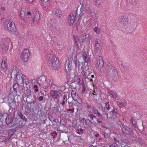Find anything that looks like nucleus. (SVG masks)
<instances>
[{
	"instance_id": "nucleus-1",
	"label": "nucleus",
	"mask_w": 147,
	"mask_h": 147,
	"mask_svg": "<svg viewBox=\"0 0 147 147\" xmlns=\"http://www.w3.org/2000/svg\"><path fill=\"white\" fill-rule=\"evenodd\" d=\"M0 114L2 116L0 117V127L3 124L2 120L5 118V123L11 127H18V119L17 118H15L12 116L11 114L10 113H3L2 111H0Z\"/></svg>"
},
{
	"instance_id": "nucleus-2",
	"label": "nucleus",
	"mask_w": 147,
	"mask_h": 147,
	"mask_svg": "<svg viewBox=\"0 0 147 147\" xmlns=\"http://www.w3.org/2000/svg\"><path fill=\"white\" fill-rule=\"evenodd\" d=\"M105 75L107 80L111 83L117 82L118 76L117 71L116 69L113 70H106Z\"/></svg>"
},
{
	"instance_id": "nucleus-3",
	"label": "nucleus",
	"mask_w": 147,
	"mask_h": 147,
	"mask_svg": "<svg viewBox=\"0 0 147 147\" xmlns=\"http://www.w3.org/2000/svg\"><path fill=\"white\" fill-rule=\"evenodd\" d=\"M47 62L48 66L51 69L56 70L60 67V63H59V60L53 55L49 57Z\"/></svg>"
},
{
	"instance_id": "nucleus-4",
	"label": "nucleus",
	"mask_w": 147,
	"mask_h": 147,
	"mask_svg": "<svg viewBox=\"0 0 147 147\" xmlns=\"http://www.w3.org/2000/svg\"><path fill=\"white\" fill-rule=\"evenodd\" d=\"M12 87L13 90L12 91V88H11L10 92L13 95L16 94L20 96V95L22 94V92H23L25 91V89L22 87V86L19 85V84L17 83H14Z\"/></svg>"
},
{
	"instance_id": "nucleus-5",
	"label": "nucleus",
	"mask_w": 147,
	"mask_h": 147,
	"mask_svg": "<svg viewBox=\"0 0 147 147\" xmlns=\"http://www.w3.org/2000/svg\"><path fill=\"white\" fill-rule=\"evenodd\" d=\"M5 24L7 25V29L9 31L12 32L13 33L16 35H18V32L16 28L15 24L11 19L9 20L6 21Z\"/></svg>"
},
{
	"instance_id": "nucleus-6",
	"label": "nucleus",
	"mask_w": 147,
	"mask_h": 147,
	"mask_svg": "<svg viewBox=\"0 0 147 147\" xmlns=\"http://www.w3.org/2000/svg\"><path fill=\"white\" fill-rule=\"evenodd\" d=\"M19 116L21 119L20 121H21L20 122L18 120V127H20L21 126L25 125L26 123L28 122L29 120L31 119L29 117H28L27 115L25 114L23 115L22 113L19 114Z\"/></svg>"
},
{
	"instance_id": "nucleus-7",
	"label": "nucleus",
	"mask_w": 147,
	"mask_h": 147,
	"mask_svg": "<svg viewBox=\"0 0 147 147\" xmlns=\"http://www.w3.org/2000/svg\"><path fill=\"white\" fill-rule=\"evenodd\" d=\"M29 55L30 53L28 50L26 49L23 50L22 55H20L21 60L25 62L27 61L28 59Z\"/></svg>"
},
{
	"instance_id": "nucleus-8",
	"label": "nucleus",
	"mask_w": 147,
	"mask_h": 147,
	"mask_svg": "<svg viewBox=\"0 0 147 147\" xmlns=\"http://www.w3.org/2000/svg\"><path fill=\"white\" fill-rule=\"evenodd\" d=\"M82 57L83 58L84 62L87 63L86 66L89 67L91 63L90 62V57L88 55V53L86 51L83 52L82 54Z\"/></svg>"
},
{
	"instance_id": "nucleus-9",
	"label": "nucleus",
	"mask_w": 147,
	"mask_h": 147,
	"mask_svg": "<svg viewBox=\"0 0 147 147\" xmlns=\"http://www.w3.org/2000/svg\"><path fill=\"white\" fill-rule=\"evenodd\" d=\"M9 42L7 40H3L1 43L0 47L2 52L3 53L8 51L9 47Z\"/></svg>"
},
{
	"instance_id": "nucleus-10",
	"label": "nucleus",
	"mask_w": 147,
	"mask_h": 147,
	"mask_svg": "<svg viewBox=\"0 0 147 147\" xmlns=\"http://www.w3.org/2000/svg\"><path fill=\"white\" fill-rule=\"evenodd\" d=\"M27 103H26V105L25 106V110L28 113H31L32 110L33 111V108H32V105H34L35 103V102L34 100H33L32 102H28L26 100Z\"/></svg>"
},
{
	"instance_id": "nucleus-11",
	"label": "nucleus",
	"mask_w": 147,
	"mask_h": 147,
	"mask_svg": "<svg viewBox=\"0 0 147 147\" xmlns=\"http://www.w3.org/2000/svg\"><path fill=\"white\" fill-rule=\"evenodd\" d=\"M17 75L16 76V78L18 80V82H20V83L23 84V82H25L26 84L27 85V83L26 81H25V80L26 79V78L25 76L23 75L22 74L19 72L18 71L16 73Z\"/></svg>"
},
{
	"instance_id": "nucleus-12",
	"label": "nucleus",
	"mask_w": 147,
	"mask_h": 147,
	"mask_svg": "<svg viewBox=\"0 0 147 147\" xmlns=\"http://www.w3.org/2000/svg\"><path fill=\"white\" fill-rule=\"evenodd\" d=\"M50 94L53 98L58 100H59L60 96L61 95V94L60 92L55 90H51Z\"/></svg>"
},
{
	"instance_id": "nucleus-13",
	"label": "nucleus",
	"mask_w": 147,
	"mask_h": 147,
	"mask_svg": "<svg viewBox=\"0 0 147 147\" xmlns=\"http://www.w3.org/2000/svg\"><path fill=\"white\" fill-rule=\"evenodd\" d=\"M97 59L96 66L98 69L101 70V69H103V67L104 62L103 59L100 56H98Z\"/></svg>"
},
{
	"instance_id": "nucleus-14",
	"label": "nucleus",
	"mask_w": 147,
	"mask_h": 147,
	"mask_svg": "<svg viewBox=\"0 0 147 147\" xmlns=\"http://www.w3.org/2000/svg\"><path fill=\"white\" fill-rule=\"evenodd\" d=\"M46 79V77L45 75H42L38 78L37 81V83L41 87L43 88Z\"/></svg>"
},
{
	"instance_id": "nucleus-15",
	"label": "nucleus",
	"mask_w": 147,
	"mask_h": 147,
	"mask_svg": "<svg viewBox=\"0 0 147 147\" xmlns=\"http://www.w3.org/2000/svg\"><path fill=\"white\" fill-rule=\"evenodd\" d=\"M16 103L17 102L16 101H15L14 99H11V101L9 102V103L8 105L10 108L9 111L11 109H12V110H13V109H17L18 106Z\"/></svg>"
},
{
	"instance_id": "nucleus-16",
	"label": "nucleus",
	"mask_w": 147,
	"mask_h": 147,
	"mask_svg": "<svg viewBox=\"0 0 147 147\" xmlns=\"http://www.w3.org/2000/svg\"><path fill=\"white\" fill-rule=\"evenodd\" d=\"M76 20L74 17V14L72 13H71L68 18V23L69 26H72L75 20Z\"/></svg>"
},
{
	"instance_id": "nucleus-17",
	"label": "nucleus",
	"mask_w": 147,
	"mask_h": 147,
	"mask_svg": "<svg viewBox=\"0 0 147 147\" xmlns=\"http://www.w3.org/2000/svg\"><path fill=\"white\" fill-rule=\"evenodd\" d=\"M53 13L54 14V16L56 18L57 17L60 18L62 14V12L58 8L54 9Z\"/></svg>"
},
{
	"instance_id": "nucleus-18",
	"label": "nucleus",
	"mask_w": 147,
	"mask_h": 147,
	"mask_svg": "<svg viewBox=\"0 0 147 147\" xmlns=\"http://www.w3.org/2000/svg\"><path fill=\"white\" fill-rule=\"evenodd\" d=\"M31 15V13L30 11L28 12L26 11V12H25L24 11L21 10L20 13V17L21 18L24 17V19L25 18L26 19L27 16H30Z\"/></svg>"
},
{
	"instance_id": "nucleus-19",
	"label": "nucleus",
	"mask_w": 147,
	"mask_h": 147,
	"mask_svg": "<svg viewBox=\"0 0 147 147\" xmlns=\"http://www.w3.org/2000/svg\"><path fill=\"white\" fill-rule=\"evenodd\" d=\"M34 16L32 22L33 24H36L37 21H38L40 19V16L39 13H38L34 14Z\"/></svg>"
},
{
	"instance_id": "nucleus-20",
	"label": "nucleus",
	"mask_w": 147,
	"mask_h": 147,
	"mask_svg": "<svg viewBox=\"0 0 147 147\" xmlns=\"http://www.w3.org/2000/svg\"><path fill=\"white\" fill-rule=\"evenodd\" d=\"M51 82V80L50 79H47L46 78V81L45 82V84H44V86L43 87V88L44 89L47 88L48 86L51 85H52V84L53 83V81Z\"/></svg>"
},
{
	"instance_id": "nucleus-21",
	"label": "nucleus",
	"mask_w": 147,
	"mask_h": 147,
	"mask_svg": "<svg viewBox=\"0 0 147 147\" xmlns=\"http://www.w3.org/2000/svg\"><path fill=\"white\" fill-rule=\"evenodd\" d=\"M130 121L131 123V126L132 127L134 128L138 127L137 120L135 119L134 117H132L130 119Z\"/></svg>"
},
{
	"instance_id": "nucleus-22",
	"label": "nucleus",
	"mask_w": 147,
	"mask_h": 147,
	"mask_svg": "<svg viewBox=\"0 0 147 147\" xmlns=\"http://www.w3.org/2000/svg\"><path fill=\"white\" fill-rule=\"evenodd\" d=\"M16 127L15 128H12L9 129L7 130V133L8 134V135L9 137V138L12 136L16 130Z\"/></svg>"
},
{
	"instance_id": "nucleus-23",
	"label": "nucleus",
	"mask_w": 147,
	"mask_h": 147,
	"mask_svg": "<svg viewBox=\"0 0 147 147\" xmlns=\"http://www.w3.org/2000/svg\"><path fill=\"white\" fill-rule=\"evenodd\" d=\"M119 21L123 24H127L128 21V18L125 16H122L119 20Z\"/></svg>"
},
{
	"instance_id": "nucleus-24",
	"label": "nucleus",
	"mask_w": 147,
	"mask_h": 147,
	"mask_svg": "<svg viewBox=\"0 0 147 147\" xmlns=\"http://www.w3.org/2000/svg\"><path fill=\"white\" fill-rule=\"evenodd\" d=\"M72 60L73 59H71V58H70L69 59H68L67 65V68H68V70H69V69H72L71 68L74 65L73 64L74 60L73 61Z\"/></svg>"
},
{
	"instance_id": "nucleus-25",
	"label": "nucleus",
	"mask_w": 147,
	"mask_h": 147,
	"mask_svg": "<svg viewBox=\"0 0 147 147\" xmlns=\"http://www.w3.org/2000/svg\"><path fill=\"white\" fill-rule=\"evenodd\" d=\"M125 127L124 129H123L122 131L123 132L129 135V134H131V132H132V129H130L127 126Z\"/></svg>"
},
{
	"instance_id": "nucleus-26",
	"label": "nucleus",
	"mask_w": 147,
	"mask_h": 147,
	"mask_svg": "<svg viewBox=\"0 0 147 147\" xmlns=\"http://www.w3.org/2000/svg\"><path fill=\"white\" fill-rule=\"evenodd\" d=\"M2 62L1 65L2 68L3 70L5 71L7 70V63L6 62V61H4L3 59L2 60Z\"/></svg>"
},
{
	"instance_id": "nucleus-27",
	"label": "nucleus",
	"mask_w": 147,
	"mask_h": 147,
	"mask_svg": "<svg viewBox=\"0 0 147 147\" xmlns=\"http://www.w3.org/2000/svg\"><path fill=\"white\" fill-rule=\"evenodd\" d=\"M80 62L78 61L77 58H75L74 60V61L73 62V64H74L75 65V68L77 69L78 68L79 69L80 67Z\"/></svg>"
},
{
	"instance_id": "nucleus-28",
	"label": "nucleus",
	"mask_w": 147,
	"mask_h": 147,
	"mask_svg": "<svg viewBox=\"0 0 147 147\" xmlns=\"http://www.w3.org/2000/svg\"><path fill=\"white\" fill-rule=\"evenodd\" d=\"M27 89L26 90V93H25V97H27V98L30 97L31 96V92L30 89L28 88V87H27Z\"/></svg>"
},
{
	"instance_id": "nucleus-29",
	"label": "nucleus",
	"mask_w": 147,
	"mask_h": 147,
	"mask_svg": "<svg viewBox=\"0 0 147 147\" xmlns=\"http://www.w3.org/2000/svg\"><path fill=\"white\" fill-rule=\"evenodd\" d=\"M51 0H41L42 1L44 2L43 5L44 7H46L49 6L51 3Z\"/></svg>"
},
{
	"instance_id": "nucleus-30",
	"label": "nucleus",
	"mask_w": 147,
	"mask_h": 147,
	"mask_svg": "<svg viewBox=\"0 0 147 147\" xmlns=\"http://www.w3.org/2000/svg\"><path fill=\"white\" fill-rule=\"evenodd\" d=\"M129 135H130L129 137L131 140H136L137 138L136 134L133 132V130H132V132H131V134H129Z\"/></svg>"
},
{
	"instance_id": "nucleus-31",
	"label": "nucleus",
	"mask_w": 147,
	"mask_h": 147,
	"mask_svg": "<svg viewBox=\"0 0 147 147\" xmlns=\"http://www.w3.org/2000/svg\"><path fill=\"white\" fill-rule=\"evenodd\" d=\"M2 103L5 102V103L7 104L8 105L9 103V102L10 101H11V98H9L8 97L6 98H2Z\"/></svg>"
},
{
	"instance_id": "nucleus-32",
	"label": "nucleus",
	"mask_w": 147,
	"mask_h": 147,
	"mask_svg": "<svg viewBox=\"0 0 147 147\" xmlns=\"http://www.w3.org/2000/svg\"><path fill=\"white\" fill-rule=\"evenodd\" d=\"M110 114L112 115H115L117 117V115H118V113L117 112V110L116 108H114L113 110L111 111L110 113Z\"/></svg>"
},
{
	"instance_id": "nucleus-33",
	"label": "nucleus",
	"mask_w": 147,
	"mask_h": 147,
	"mask_svg": "<svg viewBox=\"0 0 147 147\" xmlns=\"http://www.w3.org/2000/svg\"><path fill=\"white\" fill-rule=\"evenodd\" d=\"M136 140L137 142H138L139 144H140L142 146H143L145 144V142L144 140L140 138H137Z\"/></svg>"
},
{
	"instance_id": "nucleus-34",
	"label": "nucleus",
	"mask_w": 147,
	"mask_h": 147,
	"mask_svg": "<svg viewBox=\"0 0 147 147\" xmlns=\"http://www.w3.org/2000/svg\"><path fill=\"white\" fill-rule=\"evenodd\" d=\"M71 96L74 100H76V98H75V97L78 98V96L76 94V92L75 91L73 90H72L71 92Z\"/></svg>"
},
{
	"instance_id": "nucleus-35",
	"label": "nucleus",
	"mask_w": 147,
	"mask_h": 147,
	"mask_svg": "<svg viewBox=\"0 0 147 147\" xmlns=\"http://www.w3.org/2000/svg\"><path fill=\"white\" fill-rule=\"evenodd\" d=\"M95 47L97 51L98 52H100V51L101 49H102V47H101V42H100L99 44L95 45Z\"/></svg>"
},
{
	"instance_id": "nucleus-36",
	"label": "nucleus",
	"mask_w": 147,
	"mask_h": 147,
	"mask_svg": "<svg viewBox=\"0 0 147 147\" xmlns=\"http://www.w3.org/2000/svg\"><path fill=\"white\" fill-rule=\"evenodd\" d=\"M83 82L82 84V89L81 92V93L82 94H84L86 91V85L84 83V82L83 80L82 81Z\"/></svg>"
},
{
	"instance_id": "nucleus-37",
	"label": "nucleus",
	"mask_w": 147,
	"mask_h": 147,
	"mask_svg": "<svg viewBox=\"0 0 147 147\" xmlns=\"http://www.w3.org/2000/svg\"><path fill=\"white\" fill-rule=\"evenodd\" d=\"M114 69H115V67L113 66L111 64L110 62H109L107 65V68L106 70H113Z\"/></svg>"
},
{
	"instance_id": "nucleus-38",
	"label": "nucleus",
	"mask_w": 147,
	"mask_h": 147,
	"mask_svg": "<svg viewBox=\"0 0 147 147\" xmlns=\"http://www.w3.org/2000/svg\"><path fill=\"white\" fill-rule=\"evenodd\" d=\"M117 103L120 107L121 108L124 106L125 104L122 102V101H117Z\"/></svg>"
},
{
	"instance_id": "nucleus-39",
	"label": "nucleus",
	"mask_w": 147,
	"mask_h": 147,
	"mask_svg": "<svg viewBox=\"0 0 147 147\" xmlns=\"http://www.w3.org/2000/svg\"><path fill=\"white\" fill-rule=\"evenodd\" d=\"M88 117L90 118V119L92 120H93L94 118H96V116L93 114L89 113L88 114Z\"/></svg>"
},
{
	"instance_id": "nucleus-40",
	"label": "nucleus",
	"mask_w": 147,
	"mask_h": 147,
	"mask_svg": "<svg viewBox=\"0 0 147 147\" xmlns=\"http://www.w3.org/2000/svg\"><path fill=\"white\" fill-rule=\"evenodd\" d=\"M79 38H81V42H82V45H83V43L84 42H86V40H85L86 38H84V37H83L82 36H79Z\"/></svg>"
},
{
	"instance_id": "nucleus-41",
	"label": "nucleus",
	"mask_w": 147,
	"mask_h": 147,
	"mask_svg": "<svg viewBox=\"0 0 147 147\" xmlns=\"http://www.w3.org/2000/svg\"><path fill=\"white\" fill-rule=\"evenodd\" d=\"M6 140V137L4 136H0V143L5 142Z\"/></svg>"
},
{
	"instance_id": "nucleus-42",
	"label": "nucleus",
	"mask_w": 147,
	"mask_h": 147,
	"mask_svg": "<svg viewBox=\"0 0 147 147\" xmlns=\"http://www.w3.org/2000/svg\"><path fill=\"white\" fill-rule=\"evenodd\" d=\"M91 38V36L90 35H88V36H87V38L85 39V40H86V43H90V40Z\"/></svg>"
},
{
	"instance_id": "nucleus-43",
	"label": "nucleus",
	"mask_w": 147,
	"mask_h": 147,
	"mask_svg": "<svg viewBox=\"0 0 147 147\" xmlns=\"http://www.w3.org/2000/svg\"><path fill=\"white\" fill-rule=\"evenodd\" d=\"M77 133L79 134H82L83 133V130L82 128L78 129Z\"/></svg>"
},
{
	"instance_id": "nucleus-44",
	"label": "nucleus",
	"mask_w": 147,
	"mask_h": 147,
	"mask_svg": "<svg viewBox=\"0 0 147 147\" xmlns=\"http://www.w3.org/2000/svg\"><path fill=\"white\" fill-rule=\"evenodd\" d=\"M51 136H53V138H56V136L57 135V134L56 133V131H54L53 132H51Z\"/></svg>"
},
{
	"instance_id": "nucleus-45",
	"label": "nucleus",
	"mask_w": 147,
	"mask_h": 147,
	"mask_svg": "<svg viewBox=\"0 0 147 147\" xmlns=\"http://www.w3.org/2000/svg\"><path fill=\"white\" fill-rule=\"evenodd\" d=\"M102 113L103 114L105 115L106 116H108V113L107 111L105 110V108H102Z\"/></svg>"
},
{
	"instance_id": "nucleus-46",
	"label": "nucleus",
	"mask_w": 147,
	"mask_h": 147,
	"mask_svg": "<svg viewBox=\"0 0 147 147\" xmlns=\"http://www.w3.org/2000/svg\"><path fill=\"white\" fill-rule=\"evenodd\" d=\"M109 147H119L118 145L116 143H113L109 146Z\"/></svg>"
},
{
	"instance_id": "nucleus-47",
	"label": "nucleus",
	"mask_w": 147,
	"mask_h": 147,
	"mask_svg": "<svg viewBox=\"0 0 147 147\" xmlns=\"http://www.w3.org/2000/svg\"><path fill=\"white\" fill-rule=\"evenodd\" d=\"M73 40L74 42V43H78V38L75 35H73Z\"/></svg>"
},
{
	"instance_id": "nucleus-48",
	"label": "nucleus",
	"mask_w": 147,
	"mask_h": 147,
	"mask_svg": "<svg viewBox=\"0 0 147 147\" xmlns=\"http://www.w3.org/2000/svg\"><path fill=\"white\" fill-rule=\"evenodd\" d=\"M73 40L74 42V43H78V38L75 35H73Z\"/></svg>"
},
{
	"instance_id": "nucleus-49",
	"label": "nucleus",
	"mask_w": 147,
	"mask_h": 147,
	"mask_svg": "<svg viewBox=\"0 0 147 147\" xmlns=\"http://www.w3.org/2000/svg\"><path fill=\"white\" fill-rule=\"evenodd\" d=\"M77 10H76L75 11H73L72 12V13H73L74 14V18H76V19L77 17L78 16V14L77 13Z\"/></svg>"
},
{
	"instance_id": "nucleus-50",
	"label": "nucleus",
	"mask_w": 147,
	"mask_h": 147,
	"mask_svg": "<svg viewBox=\"0 0 147 147\" xmlns=\"http://www.w3.org/2000/svg\"><path fill=\"white\" fill-rule=\"evenodd\" d=\"M97 114V116L99 118H100L101 119L103 120V118L102 117V116L101 114L99 112L96 114Z\"/></svg>"
},
{
	"instance_id": "nucleus-51",
	"label": "nucleus",
	"mask_w": 147,
	"mask_h": 147,
	"mask_svg": "<svg viewBox=\"0 0 147 147\" xmlns=\"http://www.w3.org/2000/svg\"><path fill=\"white\" fill-rule=\"evenodd\" d=\"M94 31H95L97 34H100V29L98 28L95 27L94 29Z\"/></svg>"
},
{
	"instance_id": "nucleus-52",
	"label": "nucleus",
	"mask_w": 147,
	"mask_h": 147,
	"mask_svg": "<svg viewBox=\"0 0 147 147\" xmlns=\"http://www.w3.org/2000/svg\"><path fill=\"white\" fill-rule=\"evenodd\" d=\"M97 5H100L102 2V0H94Z\"/></svg>"
},
{
	"instance_id": "nucleus-53",
	"label": "nucleus",
	"mask_w": 147,
	"mask_h": 147,
	"mask_svg": "<svg viewBox=\"0 0 147 147\" xmlns=\"http://www.w3.org/2000/svg\"><path fill=\"white\" fill-rule=\"evenodd\" d=\"M93 109L94 108L93 107H90V109H88L87 111L89 113H92L93 111Z\"/></svg>"
},
{
	"instance_id": "nucleus-54",
	"label": "nucleus",
	"mask_w": 147,
	"mask_h": 147,
	"mask_svg": "<svg viewBox=\"0 0 147 147\" xmlns=\"http://www.w3.org/2000/svg\"><path fill=\"white\" fill-rule=\"evenodd\" d=\"M105 106H106V108L108 110L110 109V105L109 102H106L105 103Z\"/></svg>"
},
{
	"instance_id": "nucleus-55",
	"label": "nucleus",
	"mask_w": 147,
	"mask_h": 147,
	"mask_svg": "<svg viewBox=\"0 0 147 147\" xmlns=\"http://www.w3.org/2000/svg\"><path fill=\"white\" fill-rule=\"evenodd\" d=\"M89 119H85V120L84 123V125H87L89 124V122H88Z\"/></svg>"
},
{
	"instance_id": "nucleus-56",
	"label": "nucleus",
	"mask_w": 147,
	"mask_h": 147,
	"mask_svg": "<svg viewBox=\"0 0 147 147\" xmlns=\"http://www.w3.org/2000/svg\"><path fill=\"white\" fill-rule=\"evenodd\" d=\"M34 91L35 92H37L38 91V86L36 85H35L34 86Z\"/></svg>"
},
{
	"instance_id": "nucleus-57",
	"label": "nucleus",
	"mask_w": 147,
	"mask_h": 147,
	"mask_svg": "<svg viewBox=\"0 0 147 147\" xmlns=\"http://www.w3.org/2000/svg\"><path fill=\"white\" fill-rule=\"evenodd\" d=\"M120 126L121 128L122 131H123V129H124L125 128V127H127V126H125L123 123H121L120 125Z\"/></svg>"
},
{
	"instance_id": "nucleus-58",
	"label": "nucleus",
	"mask_w": 147,
	"mask_h": 147,
	"mask_svg": "<svg viewBox=\"0 0 147 147\" xmlns=\"http://www.w3.org/2000/svg\"><path fill=\"white\" fill-rule=\"evenodd\" d=\"M95 119H96V121H97L98 123H102V121L100 120V119H101L100 118H98L96 117V118H95Z\"/></svg>"
},
{
	"instance_id": "nucleus-59",
	"label": "nucleus",
	"mask_w": 147,
	"mask_h": 147,
	"mask_svg": "<svg viewBox=\"0 0 147 147\" xmlns=\"http://www.w3.org/2000/svg\"><path fill=\"white\" fill-rule=\"evenodd\" d=\"M44 97L42 96H40L38 98V100L39 101H42L43 100Z\"/></svg>"
},
{
	"instance_id": "nucleus-60",
	"label": "nucleus",
	"mask_w": 147,
	"mask_h": 147,
	"mask_svg": "<svg viewBox=\"0 0 147 147\" xmlns=\"http://www.w3.org/2000/svg\"><path fill=\"white\" fill-rule=\"evenodd\" d=\"M68 111H71V112L70 113H73L74 112V108L72 109H68L67 110V112H68Z\"/></svg>"
},
{
	"instance_id": "nucleus-61",
	"label": "nucleus",
	"mask_w": 147,
	"mask_h": 147,
	"mask_svg": "<svg viewBox=\"0 0 147 147\" xmlns=\"http://www.w3.org/2000/svg\"><path fill=\"white\" fill-rule=\"evenodd\" d=\"M93 113H94L95 114H97L98 112V111L96 109H93Z\"/></svg>"
},
{
	"instance_id": "nucleus-62",
	"label": "nucleus",
	"mask_w": 147,
	"mask_h": 147,
	"mask_svg": "<svg viewBox=\"0 0 147 147\" xmlns=\"http://www.w3.org/2000/svg\"><path fill=\"white\" fill-rule=\"evenodd\" d=\"M56 110V111H55V112L56 113L60 114V113H61V111H59V109L58 107L57 108V109Z\"/></svg>"
},
{
	"instance_id": "nucleus-63",
	"label": "nucleus",
	"mask_w": 147,
	"mask_h": 147,
	"mask_svg": "<svg viewBox=\"0 0 147 147\" xmlns=\"http://www.w3.org/2000/svg\"><path fill=\"white\" fill-rule=\"evenodd\" d=\"M48 118L51 121V120L53 119V117L51 114L49 115Z\"/></svg>"
},
{
	"instance_id": "nucleus-64",
	"label": "nucleus",
	"mask_w": 147,
	"mask_h": 147,
	"mask_svg": "<svg viewBox=\"0 0 147 147\" xmlns=\"http://www.w3.org/2000/svg\"><path fill=\"white\" fill-rule=\"evenodd\" d=\"M79 120L81 122L83 123V122H84V121H85V119L81 118H80Z\"/></svg>"
}]
</instances>
